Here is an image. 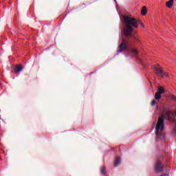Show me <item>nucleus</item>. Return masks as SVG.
Masks as SVG:
<instances>
[{
    "label": "nucleus",
    "instance_id": "nucleus-1",
    "mask_svg": "<svg viewBox=\"0 0 176 176\" xmlns=\"http://www.w3.org/2000/svg\"><path fill=\"white\" fill-rule=\"evenodd\" d=\"M122 19L125 24V27L123 30L124 36H125L126 39L137 41L138 36L133 32V31H134L133 28H138V24L144 28V23H142L141 21H138L134 17H130L126 15H123Z\"/></svg>",
    "mask_w": 176,
    "mask_h": 176
},
{
    "label": "nucleus",
    "instance_id": "nucleus-2",
    "mask_svg": "<svg viewBox=\"0 0 176 176\" xmlns=\"http://www.w3.org/2000/svg\"><path fill=\"white\" fill-rule=\"evenodd\" d=\"M173 113L171 111H166L161 115V116L158 118V121L157 122V125L155 126V140L157 141H161L163 142L164 140H166V136L164 134V119L166 120H171V115Z\"/></svg>",
    "mask_w": 176,
    "mask_h": 176
},
{
    "label": "nucleus",
    "instance_id": "nucleus-3",
    "mask_svg": "<svg viewBox=\"0 0 176 176\" xmlns=\"http://www.w3.org/2000/svg\"><path fill=\"white\" fill-rule=\"evenodd\" d=\"M118 48V53H122V52H124V50H129V42L126 41V40H122Z\"/></svg>",
    "mask_w": 176,
    "mask_h": 176
},
{
    "label": "nucleus",
    "instance_id": "nucleus-4",
    "mask_svg": "<svg viewBox=\"0 0 176 176\" xmlns=\"http://www.w3.org/2000/svg\"><path fill=\"white\" fill-rule=\"evenodd\" d=\"M153 69L155 75L157 76H160L162 78V75H164V72L160 65L158 64L157 66H153Z\"/></svg>",
    "mask_w": 176,
    "mask_h": 176
},
{
    "label": "nucleus",
    "instance_id": "nucleus-5",
    "mask_svg": "<svg viewBox=\"0 0 176 176\" xmlns=\"http://www.w3.org/2000/svg\"><path fill=\"white\" fill-rule=\"evenodd\" d=\"M155 168L156 173H162V171H163V168H164V165L158 161L155 164Z\"/></svg>",
    "mask_w": 176,
    "mask_h": 176
},
{
    "label": "nucleus",
    "instance_id": "nucleus-6",
    "mask_svg": "<svg viewBox=\"0 0 176 176\" xmlns=\"http://www.w3.org/2000/svg\"><path fill=\"white\" fill-rule=\"evenodd\" d=\"M14 71L16 74H20V72H21V71H23V65H17L14 69Z\"/></svg>",
    "mask_w": 176,
    "mask_h": 176
},
{
    "label": "nucleus",
    "instance_id": "nucleus-7",
    "mask_svg": "<svg viewBox=\"0 0 176 176\" xmlns=\"http://www.w3.org/2000/svg\"><path fill=\"white\" fill-rule=\"evenodd\" d=\"M141 13L142 16H145L146 13H148V10L146 9V7L143 6L141 10Z\"/></svg>",
    "mask_w": 176,
    "mask_h": 176
},
{
    "label": "nucleus",
    "instance_id": "nucleus-8",
    "mask_svg": "<svg viewBox=\"0 0 176 176\" xmlns=\"http://www.w3.org/2000/svg\"><path fill=\"white\" fill-rule=\"evenodd\" d=\"M131 52L133 53V57H137L138 56V50L135 48H132Z\"/></svg>",
    "mask_w": 176,
    "mask_h": 176
},
{
    "label": "nucleus",
    "instance_id": "nucleus-9",
    "mask_svg": "<svg viewBox=\"0 0 176 176\" xmlns=\"http://www.w3.org/2000/svg\"><path fill=\"white\" fill-rule=\"evenodd\" d=\"M121 162L122 160H120V158L119 157L116 158L114 164L115 167H118V166H120Z\"/></svg>",
    "mask_w": 176,
    "mask_h": 176
},
{
    "label": "nucleus",
    "instance_id": "nucleus-10",
    "mask_svg": "<svg viewBox=\"0 0 176 176\" xmlns=\"http://www.w3.org/2000/svg\"><path fill=\"white\" fill-rule=\"evenodd\" d=\"M174 4V0H169L166 2L167 8H173V5Z\"/></svg>",
    "mask_w": 176,
    "mask_h": 176
},
{
    "label": "nucleus",
    "instance_id": "nucleus-11",
    "mask_svg": "<svg viewBox=\"0 0 176 176\" xmlns=\"http://www.w3.org/2000/svg\"><path fill=\"white\" fill-rule=\"evenodd\" d=\"M100 173L102 175H105L107 174V170H105V166H101L100 167Z\"/></svg>",
    "mask_w": 176,
    "mask_h": 176
},
{
    "label": "nucleus",
    "instance_id": "nucleus-12",
    "mask_svg": "<svg viewBox=\"0 0 176 176\" xmlns=\"http://www.w3.org/2000/svg\"><path fill=\"white\" fill-rule=\"evenodd\" d=\"M155 100H160L162 98V94L159 92H156L155 95Z\"/></svg>",
    "mask_w": 176,
    "mask_h": 176
},
{
    "label": "nucleus",
    "instance_id": "nucleus-13",
    "mask_svg": "<svg viewBox=\"0 0 176 176\" xmlns=\"http://www.w3.org/2000/svg\"><path fill=\"white\" fill-rule=\"evenodd\" d=\"M157 93H160V94H163V93H164V88L163 87H158Z\"/></svg>",
    "mask_w": 176,
    "mask_h": 176
},
{
    "label": "nucleus",
    "instance_id": "nucleus-14",
    "mask_svg": "<svg viewBox=\"0 0 176 176\" xmlns=\"http://www.w3.org/2000/svg\"><path fill=\"white\" fill-rule=\"evenodd\" d=\"M164 76L166 77V78H169V75H168V73H164V75H162L161 76V78H164Z\"/></svg>",
    "mask_w": 176,
    "mask_h": 176
},
{
    "label": "nucleus",
    "instance_id": "nucleus-15",
    "mask_svg": "<svg viewBox=\"0 0 176 176\" xmlns=\"http://www.w3.org/2000/svg\"><path fill=\"white\" fill-rule=\"evenodd\" d=\"M151 107H155L156 105V100H153L151 103Z\"/></svg>",
    "mask_w": 176,
    "mask_h": 176
},
{
    "label": "nucleus",
    "instance_id": "nucleus-16",
    "mask_svg": "<svg viewBox=\"0 0 176 176\" xmlns=\"http://www.w3.org/2000/svg\"><path fill=\"white\" fill-rule=\"evenodd\" d=\"M173 133L176 134V126L173 127Z\"/></svg>",
    "mask_w": 176,
    "mask_h": 176
},
{
    "label": "nucleus",
    "instance_id": "nucleus-17",
    "mask_svg": "<svg viewBox=\"0 0 176 176\" xmlns=\"http://www.w3.org/2000/svg\"><path fill=\"white\" fill-rule=\"evenodd\" d=\"M173 114H172V115H175V116H176V111L174 113V112H173Z\"/></svg>",
    "mask_w": 176,
    "mask_h": 176
}]
</instances>
